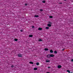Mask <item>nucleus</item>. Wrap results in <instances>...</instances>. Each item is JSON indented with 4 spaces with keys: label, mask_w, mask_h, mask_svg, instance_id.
<instances>
[{
    "label": "nucleus",
    "mask_w": 73,
    "mask_h": 73,
    "mask_svg": "<svg viewBox=\"0 0 73 73\" xmlns=\"http://www.w3.org/2000/svg\"><path fill=\"white\" fill-rule=\"evenodd\" d=\"M49 18H52L53 16H49Z\"/></svg>",
    "instance_id": "obj_18"
},
{
    "label": "nucleus",
    "mask_w": 73,
    "mask_h": 73,
    "mask_svg": "<svg viewBox=\"0 0 73 73\" xmlns=\"http://www.w3.org/2000/svg\"><path fill=\"white\" fill-rule=\"evenodd\" d=\"M64 50H65V48H64L63 49H62V51H64Z\"/></svg>",
    "instance_id": "obj_26"
},
{
    "label": "nucleus",
    "mask_w": 73,
    "mask_h": 73,
    "mask_svg": "<svg viewBox=\"0 0 73 73\" xmlns=\"http://www.w3.org/2000/svg\"><path fill=\"white\" fill-rule=\"evenodd\" d=\"M54 53H55V54H57V52L56 51H54Z\"/></svg>",
    "instance_id": "obj_10"
},
{
    "label": "nucleus",
    "mask_w": 73,
    "mask_h": 73,
    "mask_svg": "<svg viewBox=\"0 0 73 73\" xmlns=\"http://www.w3.org/2000/svg\"><path fill=\"white\" fill-rule=\"evenodd\" d=\"M29 37H33V35H29Z\"/></svg>",
    "instance_id": "obj_12"
},
{
    "label": "nucleus",
    "mask_w": 73,
    "mask_h": 73,
    "mask_svg": "<svg viewBox=\"0 0 73 73\" xmlns=\"http://www.w3.org/2000/svg\"><path fill=\"white\" fill-rule=\"evenodd\" d=\"M59 4H62V3H59Z\"/></svg>",
    "instance_id": "obj_31"
},
{
    "label": "nucleus",
    "mask_w": 73,
    "mask_h": 73,
    "mask_svg": "<svg viewBox=\"0 0 73 73\" xmlns=\"http://www.w3.org/2000/svg\"><path fill=\"white\" fill-rule=\"evenodd\" d=\"M44 50H48V49L47 48H45L44 49Z\"/></svg>",
    "instance_id": "obj_13"
},
{
    "label": "nucleus",
    "mask_w": 73,
    "mask_h": 73,
    "mask_svg": "<svg viewBox=\"0 0 73 73\" xmlns=\"http://www.w3.org/2000/svg\"><path fill=\"white\" fill-rule=\"evenodd\" d=\"M32 28L33 29L34 28H35V27L34 26H33L32 27Z\"/></svg>",
    "instance_id": "obj_25"
},
{
    "label": "nucleus",
    "mask_w": 73,
    "mask_h": 73,
    "mask_svg": "<svg viewBox=\"0 0 73 73\" xmlns=\"http://www.w3.org/2000/svg\"><path fill=\"white\" fill-rule=\"evenodd\" d=\"M46 62H50V60H46Z\"/></svg>",
    "instance_id": "obj_7"
},
{
    "label": "nucleus",
    "mask_w": 73,
    "mask_h": 73,
    "mask_svg": "<svg viewBox=\"0 0 73 73\" xmlns=\"http://www.w3.org/2000/svg\"><path fill=\"white\" fill-rule=\"evenodd\" d=\"M42 39H40L38 40V41H42Z\"/></svg>",
    "instance_id": "obj_19"
},
{
    "label": "nucleus",
    "mask_w": 73,
    "mask_h": 73,
    "mask_svg": "<svg viewBox=\"0 0 73 73\" xmlns=\"http://www.w3.org/2000/svg\"><path fill=\"white\" fill-rule=\"evenodd\" d=\"M18 56L19 57H22V55L20 54H18Z\"/></svg>",
    "instance_id": "obj_2"
},
{
    "label": "nucleus",
    "mask_w": 73,
    "mask_h": 73,
    "mask_svg": "<svg viewBox=\"0 0 73 73\" xmlns=\"http://www.w3.org/2000/svg\"><path fill=\"white\" fill-rule=\"evenodd\" d=\"M13 67H14V66H13V65H12L11 66V68H13Z\"/></svg>",
    "instance_id": "obj_23"
},
{
    "label": "nucleus",
    "mask_w": 73,
    "mask_h": 73,
    "mask_svg": "<svg viewBox=\"0 0 73 73\" xmlns=\"http://www.w3.org/2000/svg\"><path fill=\"white\" fill-rule=\"evenodd\" d=\"M47 25L49 27H51V26H52V25L51 24H48Z\"/></svg>",
    "instance_id": "obj_5"
},
{
    "label": "nucleus",
    "mask_w": 73,
    "mask_h": 73,
    "mask_svg": "<svg viewBox=\"0 0 73 73\" xmlns=\"http://www.w3.org/2000/svg\"><path fill=\"white\" fill-rule=\"evenodd\" d=\"M48 23H49V24H50L51 25V24H52V23L51 22H48Z\"/></svg>",
    "instance_id": "obj_20"
},
{
    "label": "nucleus",
    "mask_w": 73,
    "mask_h": 73,
    "mask_svg": "<svg viewBox=\"0 0 73 73\" xmlns=\"http://www.w3.org/2000/svg\"><path fill=\"white\" fill-rule=\"evenodd\" d=\"M25 6H27V4L25 3Z\"/></svg>",
    "instance_id": "obj_28"
},
{
    "label": "nucleus",
    "mask_w": 73,
    "mask_h": 73,
    "mask_svg": "<svg viewBox=\"0 0 73 73\" xmlns=\"http://www.w3.org/2000/svg\"><path fill=\"white\" fill-rule=\"evenodd\" d=\"M42 3H45V1H42Z\"/></svg>",
    "instance_id": "obj_24"
},
{
    "label": "nucleus",
    "mask_w": 73,
    "mask_h": 73,
    "mask_svg": "<svg viewBox=\"0 0 73 73\" xmlns=\"http://www.w3.org/2000/svg\"><path fill=\"white\" fill-rule=\"evenodd\" d=\"M46 57L47 58H50V54L47 55L46 56Z\"/></svg>",
    "instance_id": "obj_1"
},
{
    "label": "nucleus",
    "mask_w": 73,
    "mask_h": 73,
    "mask_svg": "<svg viewBox=\"0 0 73 73\" xmlns=\"http://www.w3.org/2000/svg\"><path fill=\"white\" fill-rule=\"evenodd\" d=\"M20 31H21V32H23V30H20Z\"/></svg>",
    "instance_id": "obj_29"
},
{
    "label": "nucleus",
    "mask_w": 73,
    "mask_h": 73,
    "mask_svg": "<svg viewBox=\"0 0 73 73\" xmlns=\"http://www.w3.org/2000/svg\"><path fill=\"white\" fill-rule=\"evenodd\" d=\"M50 53H53V51L52 50H50Z\"/></svg>",
    "instance_id": "obj_9"
},
{
    "label": "nucleus",
    "mask_w": 73,
    "mask_h": 73,
    "mask_svg": "<svg viewBox=\"0 0 73 73\" xmlns=\"http://www.w3.org/2000/svg\"><path fill=\"white\" fill-rule=\"evenodd\" d=\"M50 58L51 57H53L54 56V55L53 54H50Z\"/></svg>",
    "instance_id": "obj_3"
},
{
    "label": "nucleus",
    "mask_w": 73,
    "mask_h": 73,
    "mask_svg": "<svg viewBox=\"0 0 73 73\" xmlns=\"http://www.w3.org/2000/svg\"><path fill=\"white\" fill-rule=\"evenodd\" d=\"M35 17H39V16H38V15H35Z\"/></svg>",
    "instance_id": "obj_11"
},
{
    "label": "nucleus",
    "mask_w": 73,
    "mask_h": 73,
    "mask_svg": "<svg viewBox=\"0 0 73 73\" xmlns=\"http://www.w3.org/2000/svg\"><path fill=\"white\" fill-rule=\"evenodd\" d=\"M29 63L30 64H33V62H30Z\"/></svg>",
    "instance_id": "obj_14"
},
{
    "label": "nucleus",
    "mask_w": 73,
    "mask_h": 73,
    "mask_svg": "<svg viewBox=\"0 0 73 73\" xmlns=\"http://www.w3.org/2000/svg\"><path fill=\"white\" fill-rule=\"evenodd\" d=\"M36 65H39V63L38 62H37L36 63Z\"/></svg>",
    "instance_id": "obj_17"
},
{
    "label": "nucleus",
    "mask_w": 73,
    "mask_h": 73,
    "mask_svg": "<svg viewBox=\"0 0 73 73\" xmlns=\"http://www.w3.org/2000/svg\"><path fill=\"white\" fill-rule=\"evenodd\" d=\"M71 61H72V62H73V59L71 60Z\"/></svg>",
    "instance_id": "obj_30"
},
{
    "label": "nucleus",
    "mask_w": 73,
    "mask_h": 73,
    "mask_svg": "<svg viewBox=\"0 0 73 73\" xmlns=\"http://www.w3.org/2000/svg\"><path fill=\"white\" fill-rule=\"evenodd\" d=\"M61 67H62V66L60 65H59L58 66V68H61Z\"/></svg>",
    "instance_id": "obj_4"
},
{
    "label": "nucleus",
    "mask_w": 73,
    "mask_h": 73,
    "mask_svg": "<svg viewBox=\"0 0 73 73\" xmlns=\"http://www.w3.org/2000/svg\"><path fill=\"white\" fill-rule=\"evenodd\" d=\"M18 40V39H14V41H17Z\"/></svg>",
    "instance_id": "obj_16"
},
{
    "label": "nucleus",
    "mask_w": 73,
    "mask_h": 73,
    "mask_svg": "<svg viewBox=\"0 0 73 73\" xmlns=\"http://www.w3.org/2000/svg\"><path fill=\"white\" fill-rule=\"evenodd\" d=\"M67 72H68L69 73H70V71L69 70H67Z\"/></svg>",
    "instance_id": "obj_21"
},
{
    "label": "nucleus",
    "mask_w": 73,
    "mask_h": 73,
    "mask_svg": "<svg viewBox=\"0 0 73 73\" xmlns=\"http://www.w3.org/2000/svg\"><path fill=\"white\" fill-rule=\"evenodd\" d=\"M42 29V28L40 27H39V28L38 29V30H40V31H41Z\"/></svg>",
    "instance_id": "obj_6"
},
{
    "label": "nucleus",
    "mask_w": 73,
    "mask_h": 73,
    "mask_svg": "<svg viewBox=\"0 0 73 73\" xmlns=\"http://www.w3.org/2000/svg\"><path fill=\"white\" fill-rule=\"evenodd\" d=\"M47 73H50V72H47Z\"/></svg>",
    "instance_id": "obj_32"
},
{
    "label": "nucleus",
    "mask_w": 73,
    "mask_h": 73,
    "mask_svg": "<svg viewBox=\"0 0 73 73\" xmlns=\"http://www.w3.org/2000/svg\"><path fill=\"white\" fill-rule=\"evenodd\" d=\"M46 29H49V28L48 27H46Z\"/></svg>",
    "instance_id": "obj_15"
},
{
    "label": "nucleus",
    "mask_w": 73,
    "mask_h": 73,
    "mask_svg": "<svg viewBox=\"0 0 73 73\" xmlns=\"http://www.w3.org/2000/svg\"><path fill=\"white\" fill-rule=\"evenodd\" d=\"M40 12H42V11H43V9H40Z\"/></svg>",
    "instance_id": "obj_22"
},
{
    "label": "nucleus",
    "mask_w": 73,
    "mask_h": 73,
    "mask_svg": "<svg viewBox=\"0 0 73 73\" xmlns=\"http://www.w3.org/2000/svg\"><path fill=\"white\" fill-rule=\"evenodd\" d=\"M34 70H37V68L36 67L34 68Z\"/></svg>",
    "instance_id": "obj_8"
},
{
    "label": "nucleus",
    "mask_w": 73,
    "mask_h": 73,
    "mask_svg": "<svg viewBox=\"0 0 73 73\" xmlns=\"http://www.w3.org/2000/svg\"><path fill=\"white\" fill-rule=\"evenodd\" d=\"M48 69H49V68H50V67L48 66Z\"/></svg>",
    "instance_id": "obj_27"
},
{
    "label": "nucleus",
    "mask_w": 73,
    "mask_h": 73,
    "mask_svg": "<svg viewBox=\"0 0 73 73\" xmlns=\"http://www.w3.org/2000/svg\"><path fill=\"white\" fill-rule=\"evenodd\" d=\"M64 1H66V0H64Z\"/></svg>",
    "instance_id": "obj_33"
}]
</instances>
